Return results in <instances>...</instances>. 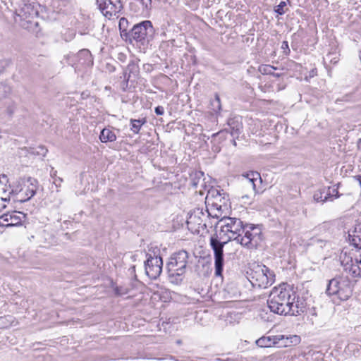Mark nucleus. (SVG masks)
I'll return each instance as SVG.
<instances>
[{
  "label": "nucleus",
  "instance_id": "nucleus-1",
  "mask_svg": "<svg viewBox=\"0 0 361 361\" xmlns=\"http://www.w3.org/2000/svg\"><path fill=\"white\" fill-rule=\"evenodd\" d=\"M267 305L272 312L281 315H298L305 310L303 302L300 300L294 290L287 284L272 289Z\"/></svg>",
  "mask_w": 361,
  "mask_h": 361
},
{
  "label": "nucleus",
  "instance_id": "nucleus-2",
  "mask_svg": "<svg viewBox=\"0 0 361 361\" xmlns=\"http://www.w3.org/2000/svg\"><path fill=\"white\" fill-rule=\"evenodd\" d=\"M11 191L7 197H1L4 202L10 200V195L15 196V200L25 202L30 200L38 189V181L32 177H23L17 179L10 185Z\"/></svg>",
  "mask_w": 361,
  "mask_h": 361
},
{
  "label": "nucleus",
  "instance_id": "nucleus-3",
  "mask_svg": "<svg viewBox=\"0 0 361 361\" xmlns=\"http://www.w3.org/2000/svg\"><path fill=\"white\" fill-rule=\"evenodd\" d=\"M188 259L189 253L184 250L175 252L170 257L166 267L169 280L171 283L179 285L183 282Z\"/></svg>",
  "mask_w": 361,
  "mask_h": 361
},
{
  "label": "nucleus",
  "instance_id": "nucleus-4",
  "mask_svg": "<svg viewBox=\"0 0 361 361\" xmlns=\"http://www.w3.org/2000/svg\"><path fill=\"white\" fill-rule=\"evenodd\" d=\"M219 223L221 228L216 233L218 237L227 241L235 240L238 243L245 230L243 222L238 218L224 216Z\"/></svg>",
  "mask_w": 361,
  "mask_h": 361
},
{
  "label": "nucleus",
  "instance_id": "nucleus-5",
  "mask_svg": "<svg viewBox=\"0 0 361 361\" xmlns=\"http://www.w3.org/2000/svg\"><path fill=\"white\" fill-rule=\"evenodd\" d=\"M247 279L253 287L267 288L275 281V275L267 267L262 264H254L247 271Z\"/></svg>",
  "mask_w": 361,
  "mask_h": 361
},
{
  "label": "nucleus",
  "instance_id": "nucleus-6",
  "mask_svg": "<svg viewBox=\"0 0 361 361\" xmlns=\"http://www.w3.org/2000/svg\"><path fill=\"white\" fill-rule=\"evenodd\" d=\"M326 293L336 296L341 300H347L353 293L352 282L348 276H337L329 281Z\"/></svg>",
  "mask_w": 361,
  "mask_h": 361
},
{
  "label": "nucleus",
  "instance_id": "nucleus-7",
  "mask_svg": "<svg viewBox=\"0 0 361 361\" xmlns=\"http://www.w3.org/2000/svg\"><path fill=\"white\" fill-rule=\"evenodd\" d=\"M228 241L222 240L215 233L210 237L209 245L214 252L215 275L221 276L224 266V247Z\"/></svg>",
  "mask_w": 361,
  "mask_h": 361
},
{
  "label": "nucleus",
  "instance_id": "nucleus-8",
  "mask_svg": "<svg viewBox=\"0 0 361 361\" xmlns=\"http://www.w3.org/2000/svg\"><path fill=\"white\" fill-rule=\"evenodd\" d=\"M44 10L45 8L37 2L23 0L18 15L22 20L32 24L34 23V19L37 18Z\"/></svg>",
  "mask_w": 361,
  "mask_h": 361
},
{
  "label": "nucleus",
  "instance_id": "nucleus-9",
  "mask_svg": "<svg viewBox=\"0 0 361 361\" xmlns=\"http://www.w3.org/2000/svg\"><path fill=\"white\" fill-rule=\"evenodd\" d=\"M209 212H204L202 209H195L187 219V225L192 232L199 233L200 230L207 228V221L209 218Z\"/></svg>",
  "mask_w": 361,
  "mask_h": 361
},
{
  "label": "nucleus",
  "instance_id": "nucleus-10",
  "mask_svg": "<svg viewBox=\"0 0 361 361\" xmlns=\"http://www.w3.org/2000/svg\"><path fill=\"white\" fill-rule=\"evenodd\" d=\"M341 262L343 270L352 277H361V253L353 257L346 252L341 255Z\"/></svg>",
  "mask_w": 361,
  "mask_h": 361
},
{
  "label": "nucleus",
  "instance_id": "nucleus-11",
  "mask_svg": "<svg viewBox=\"0 0 361 361\" xmlns=\"http://www.w3.org/2000/svg\"><path fill=\"white\" fill-rule=\"evenodd\" d=\"M243 233L238 243L249 249L256 248L262 240L261 230L256 226H245Z\"/></svg>",
  "mask_w": 361,
  "mask_h": 361
},
{
  "label": "nucleus",
  "instance_id": "nucleus-12",
  "mask_svg": "<svg viewBox=\"0 0 361 361\" xmlns=\"http://www.w3.org/2000/svg\"><path fill=\"white\" fill-rule=\"evenodd\" d=\"M153 32V27L152 23L149 20L142 21L140 23L135 25L130 30L128 40L132 42L133 40L137 42L144 44L148 35Z\"/></svg>",
  "mask_w": 361,
  "mask_h": 361
},
{
  "label": "nucleus",
  "instance_id": "nucleus-13",
  "mask_svg": "<svg viewBox=\"0 0 361 361\" xmlns=\"http://www.w3.org/2000/svg\"><path fill=\"white\" fill-rule=\"evenodd\" d=\"M97 4L102 13L109 18L116 16L123 8L121 0H97Z\"/></svg>",
  "mask_w": 361,
  "mask_h": 361
},
{
  "label": "nucleus",
  "instance_id": "nucleus-14",
  "mask_svg": "<svg viewBox=\"0 0 361 361\" xmlns=\"http://www.w3.org/2000/svg\"><path fill=\"white\" fill-rule=\"evenodd\" d=\"M258 179L261 181L260 175L257 172H251L250 173H247L245 176L243 185L247 192L241 197L243 203H248L247 200H251V198L255 195L257 192L255 182Z\"/></svg>",
  "mask_w": 361,
  "mask_h": 361
},
{
  "label": "nucleus",
  "instance_id": "nucleus-15",
  "mask_svg": "<svg viewBox=\"0 0 361 361\" xmlns=\"http://www.w3.org/2000/svg\"><path fill=\"white\" fill-rule=\"evenodd\" d=\"M162 258L159 256H149L145 262L146 274L152 279H156L162 271Z\"/></svg>",
  "mask_w": 361,
  "mask_h": 361
},
{
  "label": "nucleus",
  "instance_id": "nucleus-16",
  "mask_svg": "<svg viewBox=\"0 0 361 361\" xmlns=\"http://www.w3.org/2000/svg\"><path fill=\"white\" fill-rule=\"evenodd\" d=\"M283 338L282 335L262 336L256 341V344L260 348H271L277 345Z\"/></svg>",
  "mask_w": 361,
  "mask_h": 361
},
{
  "label": "nucleus",
  "instance_id": "nucleus-17",
  "mask_svg": "<svg viewBox=\"0 0 361 361\" xmlns=\"http://www.w3.org/2000/svg\"><path fill=\"white\" fill-rule=\"evenodd\" d=\"M330 187H322L317 190L313 195V200L316 202H325L329 200Z\"/></svg>",
  "mask_w": 361,
  "mask_h": 361
},
{
  "label": "nucleus",
  "instance_id": "nucleus-18",
  "mask_svg": "<svg viewBox=\"0 0 361 361\" xmlns=\"http://www.w3.org/2000/svg\"><path fill=\"white\" fill-rule=\"evenodd\" d=\"M76 57L78 59L79 63L87 66L93 65V59L90 51L88 49L80 50Z\"/></svg>",
  "mask_w": 361,
  "mask_h": 361
},
{
  "label": "nucleus",
  "instance_id": "nucleus-19",
  "mask_svg": "<svg viewBox=\"0 0 361 361\" xmlns=\"http://www.w3.org/2000/svg\"><path fill=\"white\" fill-rule=\"evenodd\" d=\"M350 243L361 250V224L357 225L352 233L349 234Z\"/></svg>",
  "mask_w": 361,
  "mask_h": 361
},
{
  "label": "nucleus",
  "instance_id": "nucleus-20",
  "mask_svg": "<svg viewBox=\"0 0 361 361\" xmlns=\"http://www.w3.org/2000/svg\"><path fill=\"white\" fill-rule=\"evenodd\" d=\"M228 126L231 130V134L233 137H237L242 128V124L239 121L238 118H231L228 120Z\"/></svg>",
  "mask_w": 361,
  "mask_h": 361
},
{
  "label": "nucleus",
  "instance_id": "nucleus-21",
  "mask_svg": "<svg viewBox=\"0 0 361 361\" xmlns=\"http://www.w3.org/2000/svg\"><path fill=\"white\" fill-rule=\"evenodd\" d=\"M102 142H114L116 140V134L109 128H104L99 135Z\"/></svg>",
  "mask_w": 361,
  "mask_h": 361
},
{
  "label": "nucleus",
  "instance_id": "nucleus-22",
  "mask_svg": "<svg viewBox=\"0 0 361 361\" xmlns=\"http://www.w3.org/2000/svg\"><path fill=\"white\" fill-rule=\"evenodd\" d=\"M216 195L213 197L214 200L212 202V204L217 209L221 210L222 207H226V200L224 197H221V195L219 192V191H216Z\"/></svg>",
  "mask_w": 361,
  "mask_h": 361
},
{
  "label": "nucleus",
  "instance_id": "nucleus-23",
  "mask_svg": "<svg viewBox=\"0 0 361 361\" xmlns=\"http://www.w3.org/2000/svg\"><path fill=\"white\" fill-rule=\"evenodd\" d=\"M128 21L125 18H121L119 20V30L121 32V36L123 38H126V40H128V35L130 34V31H128Z\"/></svg>",
  "mask_w": 361,
  "mask_h": 361
},
{
  "label": "nucleus",
  "instance_id": "nucleus-24",
  "mask_svg": "<svg viewBox=\"0 0 361 361\" xmlns=\"http://www.w3.org/2000/svg\"><path fill=\"white\" fill-rule=\"evenodd\" d=\"M146 123V119H131L130 123H131V128L130 130L135 134H137L142 125H144Z\"/></svg>",
  "mask_w": 361,
  "mask_h": 361
},
{
  "label": "nucleus",
  "instance_id": "nucleus-25",
  "mask_svg": "<svg viewBox=\"0 0 361 361\" xmlns=\"http://www.w3.org/2000/svg\"><path fill=\"white\" fill-rule=\"evenodd\" d=\"M310 244L316 247L322 249V248L325 247L329 244V242L327 240L321 239L317 237H313L310 239Z\"/></svg>",
  "mask_w": 361,
  "mask_h": 361
},
{
  "label": "nucleus",
  "instance_id": "nucleus-26",
  "mask_svg": "<svg viewBox=\"0 0 361 361\" xmlns=\"http://www.w3.org/2000/svg\"><path fill=\"white\" fill-rule=\"evenodd\" d=\"M277 68L269 64H262L258 67V71L263 75L274 74V71Z\"/></svg>",
  "mask_w": 361,
  "mask_h": 361
},
{
  "label": "nucleus",
  "instance_id": "nucleus-27",
  "mask_svg": "<svg viewBox=\"0 0 361 361\" xmlns=\"http://www.w3.org/2000/svg\"><path fill=\"white\" fill-rule=\"evenodd\" d=\"M11 88L9 85L0 82V101L10 95Z\"/></svg>",
  "mask_w": 361,
  "mask_h": 361
},
{
  "label": "nucleus",
  "instance_id": "nucleus-28",
  "mask_svg": "<svg viewBox=\"0 0 361 361\" xmlns=\"http://www.w3.org/2000/svg\"><path fill=\"white\" fill-rule=\"evenodd\" d=\"M9 219L11 220L10 223H8L6 224L0 223V226H6V227H11V226H14L20 224V219L19 216H18L16 214H11V216H9Z\"/></svg>",
  "mask_w": 361,
  "mask_h": 361
},
{
  "label": "nucleus",
  "instance_id": "nucleus-29",
  "mask_svg": "<svg viewBox=\"0 0 361 361\" xmlns=\"http://www.w3.org/2000/svg\"><path fill=\"white\" fill-rule=\"evenodd\" d=\"M286 3L285 1H281L280 4L275 7L274 11L279 15H283L286 13Z\"/></svg>",
  "mask_w": 361,
  "mask_h": 361
},
{
  "label": "nucleus",
  "instance_id": "nucleus-30",
  "mask_svg": "<svg viewBox=\"0 0 361 361\" xmlns=\"http://www.w3.org/2000/svg\"><path fill=\"white\" fill-rule=\"evenodd\" d=\"M212 105L215 111H220L221 109V100L219 96L216 94L214 99L212 102Z\"/></svg>",
  "mask_w": 361,
  "mask_h": 361
},
{
  "label": "nucleus",
  "instance_id": "nucleus-31",
  "mask_svg": "<svg viewBox=\"0 0 361 361\" xmlns=\"http://www.w3.org/2000/svg\"><path fill=\"white\" fill-rule=\"evenodd\" d=\"M329 194V201H332L334 199L338 198L340 196L338 188L334 187H330Z\"/></svg>",
  "mask_w": 361,
  "mask_h": 361
},
{
  "label": "nucleus",
  "instance_id": "nucleus-32",
  "mask_svg": "<svg viewBox=\"0 0 361 361\" xmlns=\"http://www.w3.org/2000/svg\"><path fill=\"white\" fill-rule=\"evenodd\" d=\"M47 152H48L47 149L45 148L44 146H39L35 149V153H36L38 155H41L42 157H44L47 154Z\"/></svg>",
  "mask_w": 361,
  "mask_h": 361
},
{
  "label": "nucleus",
  "instance_id": "nucleus-33",
  "mask_svg": "<svg viewBox=\"0 0 361 361\" xmlns=\"http://www.w3.org/2000/svg\"><path fill=\"white\" fill-rule=\"evenodd\" d=\"M114 291L117 295H123L128 293V289L122 287H116Z\"/></svg>",
  "mask_w": 361,
  "mask_h": 361
},
{
  "label": "nucleus",
  "instance_id": "nucleus-34",
  "mask_svg": "<svg viewBox=\"0 0 361 361\" xmlns=\"http://www.w3.org/2000/svg\"><path fill=\"white\" fill-rule=\"evenodd\" d=\"M9 216L11 214H4L0 216V223L6 224L11 222V220L9 219Z\"/></svg>",
  "mask_w": 361,
  "mask_h": 361
},
{
  "label": "nucleus",
  "instance_id": "nucleus-35",
  "mask_svg": "<svg viewBox=\"0 0 361 361\" xmlns=\"http://www.w3.org/2000/svg\"><path fill=\"white\" fill-rule=\"evenodd\" d=\"M281 49L284 50V53L286 54H288L290 51L289 47H288V43L287 41H283L281 44Z\"/></svg>",
  "mask_w": 361,
  "mask_h": 361
},
{
  "label": "nucleus",
  "instance_id": "nucleus-36",
  "mask_svg": "<svg viewBox=\"0 0 361 361\" xmlns=\"http://www.w3.org/2000/svg\"><path fill=\"white\" fill-rule=\"evenodd\" d=\"M62 182H63V179L60 177H58L54 179L53 183L56 185V187L57 188H59L61 187Z\"/></svg>",
  "mask_w": 361,
  "mask_h": 361
},
{
  "label": "nucleus",
  "instance_id": "nucleus-37",
  "mask_svg": "<svg viewBox=\"0 0 361 361\" xmlns=\"http://www.w3.org/2000/svg\"><path fill=\"white\" fill-rule=\"evenodd\" d=\"M164 112V107L161 106H158L155 108V113L157 115H163Z\"/></svg>",
  "mask_w": 361,
  "mask_h": 361
},
{
  "label": "nucleus",
  "instance_id": "nucleus-38",
  "mask_svg": "<svg viewBox=\"0 0 361 361\" xmlns=\"http://www.w3.org/2000/svg\"><path fill=\"white\" fill-rule=\"evenodd\" d=\"M8 183V178L6 175L2 174L0 176V183H4L5 185Z\"/></svg>",
  "mask_w": 361,
  "mask_h": 361
},
{
  "label": "nucleus",
  "instance_id": "nucleus-39",
  "mask_svg": "<svg viewBox=\"0 0 361 361\" xmlns=\"http://www.w3.org/2000/svg\"><path fill=\"white\" fill-rule=\"evenodd\" d=\"M141 4L145 6L146 8H147L148 6V4H150V2H151V0H139Z\"/></svg>",
  "mask_w": 361,
  "mask_h": 361
},
{
  "label": "nucleus",
  "instance_id": "nucleus-40",
  "mask_svg": "<svg viewBox=\"0 0 361 361\" xmlns=\"http://www.w3.org/2000/svg\"><path fill=\"white\" fill-rule=\"evenodd\" d=\"M56 173H57V171H54V170H52V171H51V174H50V175H51V176L53 178H54V179H55L56 178H57V177H56Z\"/></svg>",
  "mask_w": 361,
  "mask_h": 361
},
{
  "label": "nucleus",
  "instance_id": "nucleus-41",
  "mask_svg": "<svg viewBox=\"0 0 361 361\" xmlns=\"http://www.w3.org/2000/svg\"><path fill=\"white\" fill-rule=\"evenodd\" d=\"M75 36V34L72 32L71 34H70V36L68 38H66L65 40L66 41H70Z\"/></svg>",
  "mask_w": 361,
  "mask_h": 361
},
{
  "label": "nucleus",
  "instance_id": "nucleus-42",
  "mask_svg": "<svg viewBox=\"0 0 361 361\" xmlns=\"http://www.w3.org/2000/svg\"><path fill=\"white\" fill-rule=\"evenodd\" d=\"M338 61V59L337 57H334L330 59V62L332 63H336Z\"/></svg>",
  "mask_w": 361,
  "mask_h": 361
},
{
  "label": "nucleus",
  "instance_id": "nucleus-43",
  "mask_svg": "<svg viewBox=\"0 0 361 361\" xmlns=\"http://www.w3.org/2000/svg\"><path fill=\"white\" fill-rule=\"evenodd\" d=\"M271 75L276 78H279L282 75L281 73H275L274 72V74H271Z\"/></svg>",
  "mask_w": 361,
  "mask_h": 361
},
{
  "label": "nucleus",
  "instance_id": "nucleus-44",
  "mask_svg": "<svg viewBox=\"0 0 361 361\" xmlns=\"http://www.w3.org/2000/svg\"><path fill=\"white\" fill-rule=\"evenodd\" d=\"M357 178V180H358L359 182V184L361 186V175L360 176H357L355 177Z\"/></svg>",
  "mask_w": 361,
  "mask_h": 361
},
{
  "label": "nucleus",
  "instance_id": "nucleus-45",
  "mask_svg": "<svg viewBox=\"0 0 361 361\" xmlns=\"http://www.w3.org/2000/svg\"><path fill=\"white\" fill-rule=\"evenodd\" d=\"M7 111L10 115H11L13 113V110L10 108H8Z\"/></svg>",
  "mask_w": 361,
  "mask_h": 361
},
{
  "label": "nucleus",
  "instance_id": "nucleus-46",
  "mask_svg": "<svg viewBox=\"0 0 361 361\" xmlns=\"http://www.w3.org/2000/svg\"><path fill=\"white\" fill-rule=\"evenodd\" d=\"M233 144L234 145H236V142H235V140H233Z\"/></svg>",
  "mask_w": 361,
  "mask_h": 361
},
{
  "label": "nucleus",
  "instance_id": "nucleus-47",
  "mask_svg": "<svg viewBox=\"0 0 361 361\" xmlns=\"http://www.w3.org/2000/svg\"><path fill=\"white\" fill-rule=\"evenodd\" d=\"M221 133V132H219V133H218V134H219V133ZM216 135H217V133H216V134H213V136H216Z\"/></svg>",
  "mask_w": 361,
  "mask_h": 361
},
{
  "label": "nucleus",
  "instance_id": "nucleus-48",
  "mask_svg": "<svg viewBox=\"0 0 361 361\" xmlns=\"http://www.w3.org/2000/svg\"><path fill=\"white\" fill-rule=\"evenodd\" d=\"M207 199L208 200L209 202L211 200L210 197H207Z\"/></svg>",
  "mask_w": 361,
  "mask_h": 361
},
{
  "label": "nucleus",
  "instance_id": "nucleus-49",
  "mask_svg": "<svg viewBox=\"0 0 361 361\" xmlns=\"http://www.w3.org/2000/svg\"><path fill=\"white\" fill-rule=\"evenodd\" d=\"M3 190H4V193H6V190H5L4 188H3Z\"/></svg>",
  "mask_w": 361,
  "mask_h": 361
}]
</instances>
